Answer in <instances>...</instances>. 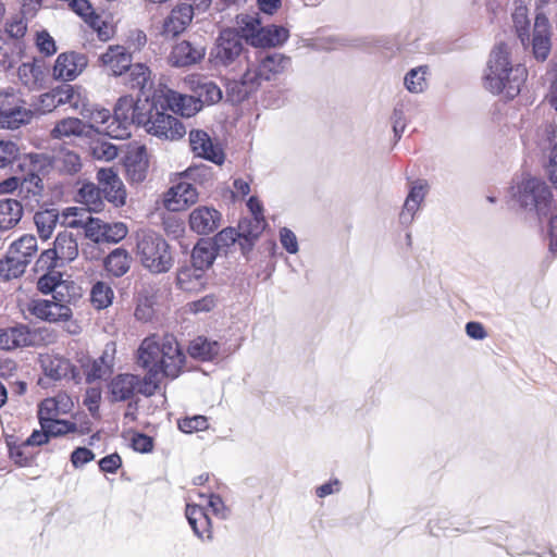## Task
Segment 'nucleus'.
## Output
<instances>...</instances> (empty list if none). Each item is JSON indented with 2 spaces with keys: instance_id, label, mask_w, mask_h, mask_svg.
I'll list each match as a JSON object with an SVG mask.
<instances>
[{
  "instance_id": "9b49d317",
  "label": "nucleus",
  "mask_w": 557,
  "mask_h": 557,
  "mask_svg": "<svg viewBox=\"0 0 557 557\" xmlns=\"http://www.w3.org/2000/svg\"><path fill=\"white\" fill-rule=\"evenodd\" d=\"M243 51L242 37L233 29H224L220 33L211 57L215 65H230Z\"/></svg>"
},
{
  "instance_id": "5fc2aeb1",
  "label": "nucleus",
  "mask_w": 557,
  "mask_h": 557,
  "mask_svg": "<svg viewBox=\"0 0 557 557\" xmlns=\"http://www.w3.org/2000/svg\"><path fill=\"white\" fill-rule=\"evenodd\" d=\"M39 423L40 428L48 432L49 436H60L76 431L74 423L58 418L48 419Z\"/></svg>"
},
{
  "instance_id": "774afa93",
  "label": "nucleus",
  "mask_w": 557,
  "mask_h": 557,
  "mask_svg": "<svg viewBox=\"0 0 557 557\" xmlns=\"http://www.w3.org/2000/svg\"><path fill=\"white\" fill-rule=\"evenodd\" d=\"M36 46L45 55H52L57 52L55 41L46 30L37 33Z\"/></svg>"
},
{
  "instance_id": "a878e982",
  "label": "nucleus",
  "mask_w": 557,
  "mask_h": 557,
  "mask_svg": "<svg viewBox=\"0 0 557 557\" xmlns=\"http://www.w3.org/2000/svg\"><path fill=\"white\" fill-rule=\"evenodd\" d=\"M193 17V5L187 3L176 5L164 20L163 34L170 37L180 35L187 28Z\"/></svg>"
},
{
  "instance_id": "412c9836",
  "label": "nucleus",
  "mask_w": 557,
  "mask_h": 557,
  "mask_svg": "<svg viewBox=\"0 0 557 557\" xmlns=\"http://www.w3.org/2000/svg\"><path fill=\"white\" fill-rule=\"evenodd\" d=\"M222 215L213 207L201 206L189 214L190 228L200 235L213 233L221 224Z\"/></svg>"
},
{
  "instance_id": "2f4dec72",
  "label": "nucleus",
  "mask_w": 557,
  "mask_h": 557,
  "mask_svg": "<svg viewBox=\"0 0 557 557\" xmlns=\"http://www.w3.org/2000/svg\"><path fill=\"white\" fill-rule=\"evenodd\" d=\"M205 272L193 264L182 267L176 274V284L185 292L200 290L206 284Z\"/></svg>"
},
{
  "instance_id": "4468645a",
  "label": "nucleus",
  "mask_w": 557,
  "mask_h": 557,
  "mask_svg": "<svg viewBox=\"0 0 557 557\" xmlns=\"http://www.w3.org/2000/svg\"><path fill=\"white\" fill-rule=\"evenodd\" d=\"M115 344L110 342L104 346L99 358L88 360L83 364L84 374L88 383L102 380L112 374L115 363Z\"/></svg>"
},
{
  "instance_id": "6e6552de",
  "label": "nucleus",
  "mask_w": 557,
  "mask_h": 557,
  "mask_svg": "<svg viewBox=\"0 0 557 557\" xmlns=\"http://www.w3.org/2000/svg\"><path fill=\"white\" fill-rule=\"evenodd\" d=\"M32 117L33 111L20 91L8 89L0 92V128L16 129L29 123Z\"/></svg>"
},
{
  "instance_id": "603ef678",
  "label": "nucleus",
  "mask_w": 557,
  "mask_h": 557,
  "mask_svg": "<svg viewBox=\"0 0 557 557\" xmlns=\"http://www.w3.org/2000/svg\"><path fill=\"white\" fill-rule=\"evenodd\" d=\"M88 214L84 208H66L62 213L61 225L69 228H83Z\"/></svg>"
},
{
  "instance_id": "f03ea898",
  "label": "nucleus",
  "mask_w": 557,
  "mask_h": 557,
  "mask_svg": "<svg viewBox=\"0 0 557 557\" xmlns=\"http://www.w3.org/2000/svg\"><path fill=\"white\" fill-rule=\"evenodd\" d=\"M527 76L528 72L523 65H511L509 48L507 45L500 44L491 53L484 85L491 92L502 94L506 98L512 99L521 91Z\"/></svg>"
},
{
  "instance_id": "dca6fc26",
  "label": "nucleus",
  "mask_w": 557,
  "mask_h": 557,
  "mask_svg": "<svg viewBox=\"0 0 557 557\" xmlns=\"http://www.w3.org/2000/svg\"><path fill=\"white\" fill-rule=\"evenodd\" d=\"M88 60L85 54L77 52H64L58 55L53 76L60 81L75 79L87 66Z\"/></svg>"
},
{
  "instance_id": "9d476101",
  "label": "nucleus",
  "mask_w": 557,
  "mask_h": 557,
  "mask_svg": "<svg viewBox=\"0 0 557 557\" xmlns=\"http://www.w3.org/2000/svg\"><path fill=\"white\" fill-rule=\"evenodd\" d=\"M34 170L44 171L47 166H52L64 174H75L82 168L79 156L69 149H60L52 159L46 154L36 153L30 156Z\"/></svg>"
},
{
  "instance_id": "8fccbe9b",
  "label": "nucleus",
  "mask_w": 557,
  "mask_h": 557,
  "mask_svg": "<svg viewBox=\"0 0 557 557\" xmlns=\"http://www.w3.org/2000/svg\"><path fill=\"white\" fill-rule=\"evenodd\" d=\"M45 272V270L42 271ZM62 285V274L55 270V268H51L46 270V273L39 277L37 282L38 289L44 294L54 293L53 295L60 294L58 288Z\"/></svg>"
},
{
  "instance_id": "c756f323",
  "label": "nucleus",
  "mask_w": 557,
  "mask_h": 557,
  "mask_svg": "<svg viewBox=\"0 0 557 557\" xmlns=\"http://www.w3.org/2000/svg\"><path fill=\"white\" fill-rule=\"evenodd\" d=\"M289 34L288 30L283 26L270 25L260 27L252 35V45L260 47H275L284 44Z\"/></svg>"
},
{
  "instance_id": "0e129e2a",
  "label": "nucleus",
  "mask_w": 557,
  "mask_h": 557,
  "mask_svg": "<svg viewBox=\"0 0 557 557\" xmlns=\"http://www.w3.org/2000/svg\"><path fill=\"white\" fill-rule=\"evenodd\" d=\"M393 121V132L395 137L399 139L405 132L407 120L405 115V106L404 103H398L393 111L392 115Z\"/></svg>"
},
{
  "instance_id": "680f3d73",
  "label": "nucleus",
  "mask_w": 557,
  "mask_h": 557,
  "mask_svg": "<svg viewBox=\"0 0 557 557\" xmlns=\"http://www.w3.org/2000/svg\"><path fill=\"white\" fill-rule=\"evenodd\" d=\"M237 239H239L238 231L233 227H226L215 235L212 244L216 250H221L233 245Z\"/></svg>"
},
{
  "instance_id": "e2e57ef3",
  "label": "nucleus",
  "mask_w": 557,
  "mask_h": 557,
  "mask_svg": "<svg viewBox=\"0 0 557 557\" xmlns=\"http://www.w3.org/2000/svg\"><path fill=\"white\" fill-rule=\"evenodd\" d=\"M10 458L20 466H26L33 458V453L26 442L18 445H12L9 448Z\"/></svg>"
},
{
  "instance_id": "1a4fd4ad",
  "label": "nucleus",
  "mask_w": 557,
  "mask_h": 557,
  "mask_svg": "<svg viewBox=\"0 0 557 557\" xmlns=\"http://www.w3.org/2000/svg\"><path fill=\"white\" fill-rule=\"evenodd\" d=\"M143 126L149 134L166 140H177L186 134L184 124L177 117L160 112L157 108L153 111L151 106L147 111L146 122Z\"/></svg>"
},
{
  "instance_id": "cd10ccee",
  "label": "nucleus",
  "mask_w": 557,
  "mask_h": 557,
  "mask_svg": "<svg viewBox=\"0 0 557 557\" xmlns=\"http://www.w3.org/2000/svg\"><path fill=\"white\" fill-rule=\"evenodd\" d=\"M39 362L45 375L54 381L66 377L73 369L69 359L57 355H41Z\"/></svg>"
},
{
  "instance_id": "473e14b6",
  "label": "nucleus",
  "mask_w": 557,
  "mask_h": 557,
  "mask_svg": "<svg viewBox=\"0 0 557 557\" xmlns=\"http://www.w3.org/2000/svg\"><path fill=\"white\" fill-rule=\"evenodd\" d=\"M23 206L20 201L12 198L0 200V231H10L14 228L23 216Z\"/></svg>"
},
{
  "instance_id": "aec40b11",
  "label": "nucleus",
  "mask_w": 557,
  "mask_h": 557,
  "mask_svg": "<svg viewBox=\"0 0 557 557\" xmlns=\"http://www.w3.org/2000/svg\"><path fill=\"white\" fill-rule=\"evenodd\" d=\"M198 199V191L193 184L182 181L172 186L164 196V207L173 212L184 210Z\"/></svg>"
},
{
  "instance_id": "58836bf2",
  "label": "nucleus",
  "mask_w": 557,
  "mask_h": 557,
  "mask_svg": "<svg viewBox=\"0 0 557 557\" xmlns=\"http://www.w3.org/2000/svg\"><path fill=\"white\" fill-rule=\"evenodd\" d=\"M44 191V182L39 175L30 173L24 177L20 185L18 195L26 201V206L39 203Z\"/></svg>"
},
{
  "instance_id": "09e8293b",
  "label": "nucleus",
  "mask_w": 557,
  "mask_h": 557,
  "mask_svg": "<svg viewBox=\"0 0 557 557\" xmlns=\"http://www.w3.org/2000/svg\"><path fill=\"white\" fill-rule=\"evenodd\" d=\"M146 153L145 147H139L137 149V156L139 158L138 161H133L131 158L126 161V173L128 178L134 183H140L146 178L147 173V161L143 159V156Z\"/></svg>"
},
{
  "instance_id": "de8ad7c7",
  "label": "nucleus",
  "mask_w": 557,
  "mask_h": 557,
  "mask_svg": "<svg viewBox=\"0 0 557 557\" xmlns=\"http://www.w3.org/2000/svg\"><path fill=\"white\" fill-rule=\"evenodd\" d=\"M113 289L108 283L97 282L90 290V301L96 309H104L112 304Z\"/></svg>"
},
{
  "instance_id": "5701e85b",
  "label": "nucleus",
  "mask_w": 557,
  "mask_h": 557,
  "mask_svg": "<svg viewBox=\"0 0 557 557\" xmlns=\"http://www.w3.org/2000/svg\"><path fill=\"white\" fill-rule=\"evenodd\" d=\"M35 342V335L25 324H15L0 329V349L12 350L27 347Z\"/></svg>"
},
{
  "instance_id": "49530a36",
  "label": "nucleus",
  "mask_w": 557,
  "mask_h": 557,
  "mask_svg": "<svg viewBox=\"0 0 557 557\" xmlns=\"http://www.w3.org/2000/svg\"><path fill=\"white\" fill-rule=\"evenodd\" d=\"M84 124L77 117H67L63 119L55 124L53 129L51 131V135L53 138H63L70 136H78L84 133Z\"/></svg>"
},
{
  "instance_id": "423d86ee",
  "label": "nucleus",
  "mask_w": 557,
  "mask_h": 557,
  "mask_svg": "<svg viewBox=\"0 0 557 557\" xmlns=\"http://www.w3.org/2000/svg\"><path fill=\"white\" fill-rule=\"evenodd\" d=\"M148 107L147 101L141 103L132 96H123L114 107L112 121L102 129L112 138H127L134 124L143 125L146 122Z\"/></svg>"
},
{
  "instance_id": "338daca9",
  "label": "nucleus",
  "mask_w": 557,
  "mask_h": 557,
  "mask_svg": "<svg viewBox=\"0 0 557 557\" xmlns=\"http://www.w3.org/2000/svg\"><path fill=\"white\" fill-rule=\"evenodd\" d=\"M216 306V298L214 295H207L201 299L187 304V309L191 313L209 312Z\"/></svg>"
},
{
  "instance_id": "ddd939ff",
  "label": "nucleus",
  "mask_w": 557,
  "mask_h": 557,
  "mask_svg": "<svg viewBox=\"0 0 557 557\" xmlns=\"http://www.w3.org/2000/svg\"><path fill=\"white\" fill-rule=\"evenodd\" d=\"M159 92L160 95H156V97L161 107H166L176 114L190 117L201 110L200 102L196 100L195 96L183 95L169 88L161 89Z\"/></svg>"
},
{
  "instance_id": "052dcab7",
  "label": "nucleus",
  "mask_w": 557,
  "mask_h": 557,
  "mask_svg": "<svg viewBox=\"0 0 557 557\" xmlns=\"http://www.w3.org/2000/svg\"><path fill=\"white\" fill-rule=\"evenodd\" d=\"M20 154L17 145L10 140H0V169L13 163Z\"/></svg>"
},
{
  "instance_id": "c9c22d12",
  "label": "nucleus",
  "mask_w": 557,
  "mask_h": 557,
  "mask_svg": "<svg viewBox=\"0 0 557 557\" xmlns=\"http://www.w3.org/2000/svg\"><path fill=\"white\" fill-rule=\"evenodd\" d=\"M8 249L11 251V255H15L28 265L38 252L37 238L35 235L24 234L11 243Z\"/></svg>"
},
{
  "instance_id": "7ed1b4c3",
  "label": "nucleus",
  "mask_w": 557,
  "mask_h": 557,
  "mask_svg": "<svg viewBox=\"0 0 557 557\" xmlns=\"http://www.w3.org/2000/svg\"><path fill=\"white\" fill-rule=\"evenodd\" d=\"M509 203L539 219L547 216L553 208V195L540 177L521 174L512 180L508 189Z\"/></svg>"
},
{
  "instance_id": "c85d7f7f",
  "label": "nucleus",
  "mask_w": 557,
  "mask_h": 557,
  "mask_svg": "<svg viewBox=\"0 0 557 557\" xmlns=\"http://www.w3.org/2000/svg\"><path fill=\"white\" fill-rule=\"evenodd\" d=\"M57 102H60V106L69 104L72 109L81 112L82 115L86 116L87 109V98L84 90L78 86L65 85L57 88Z\"/></svg>"
},
{
  "instance_id": "0eeeda50",
  "label": "nucleus",
  "mask_w": 557,
  "mask_h": 557,
  "mask_svg": "<svg viewBox=\"0 0 557 557\" xmlns=\"http://www.w3.org/2000/svg\"><path fill=\"white\" fill-rule=\"evenodd\" d=\"M78 243L76 237L66 231L60 232L53 247L45 249L35 262V271L49 270L51 268L63 267L74 261L78 256Z\"/></svg>"
},
{
  "instance_id": "c03bdc74",
  "label": "nucleus",
  "mask_w": 557,
  "mask_h": 557,
  "mask_svg": "<svg viewBox=\"0 0 557 557\" xmlns=\"http://www.w3.org/2000/svg\"><path fill=\"white\" fill-rule=\"evenodd\" d=\"M26 268L27 264L15 255H11V251L8 249L5 256L0 259V277L5 281L16 278L24 274Z\"/></svg>"
},
{
  "instance_id": "72a5a7b5",
  "label": "nucleus",
  "mask_w": 557,
  "mask_h": 557,
  "mask_svg": "<svg viewBox=\"0 0 557 557\" xmlns=\"http://www.w3.org/2000/svg\"><path fill=\"white\" fill-rule=\"evenodd\" d=\"M221 345L216 341L208 339L203 336H198L193 339L188 346V354L191 358L210 361L220 355Z\"/></svg>"
},
{
  "instance_id": "f8f14e48",
  "label": "nucleus",
  "mask_w": 557,
  "mask_h": 557,
  "mask_svg": "<svg viewBox=\"0 0 557 557\" xmlns=\"http://www.w3.org/2000/svg\"><path fill=\"white\" fill-rule=\"evenodd\" d=\"M524 47H532V53L539 61H545L552 48V27L547 16L544 13L535 15L532 37H529V42Z\"/></svg>"
},
{
  "instance_id": "3c124183",
  "label": "nucleus",
  "mask_w": 557,
  "mask_h": 557,
  "mask_svg": "<svg viewBox=\"0 0 557 557\" xmlns=\"http://www.w3.org/2000/svg\"><path fill=\"white\" fill-rule=\"evenodd\" d=\"M117 147L108 140H94L90 145V153L96 160L111 161L117 157Z\"/></svg>"
},
{
  "instance_id": "f704fd0d",
  "label": "nucleus",
  "mask_w": 557,
  "mask_h": 557,
  "mask_svg": "<svg viewBox=\"0 0 557 557\" xmlns=\"http://www.w3.org/2000/svg\"><path fill=\"white\" fill-rule=\"evenodd\" d=\"M17 77L27 88H38L42 85L45 79L44 67L41 63L36 60L23 62L17 67Z\"/></svg>"
},
{
  "instance_id": "e433bc0d",
  "label": "nucleus",
  "mask_w": 557,
  "mask_h": 557,
  "mask_svg": "<svg viewBox=\"0 0 557 557\" xmlns=\"http://www.w3.org/2000/svg\"><path fill=\"white\" fill-rule=\"evenodd\" d=\"M70 405V398L65 395L44 399L38 409L39 422L57 419L60 414L67 411Z\"/></svg>"
},
{
  "instance_id": "393cba45",
  "label": "nucleus",
  "mask_w": 557,
  "mask_h": 557,
  "mask_svg": "<svg viewBox=\"0 0 557 557\" xmlns=\"http://www.w3.org/2000/svg\"><path fill=\"white\" fill-rule=\"evenodd\" d=\"M188 84L195 94L196 100L200 102V109L203 104H213L222 99L220 87L207 77L191 75L188 77Z\"/></svg>"
},
{
  "instance_id": "4c0bfd02",
  "label": "nucleus",
  "mask_w": 557,
  "mask_h": 557,
  "mask_svg": "<svg viewBox=\"0 0 557 557\" xmlns=\"http://www.w3.org/2000/svg\"><path fill=\"white\" fill-rule=\"evenodd\" d=\"M60 220V214L57 209H46L35 213L34 223L37 233L42 240H48Z\"/></svg>"
},
{
  "instance_id": "bf43d9fd",
  "label": "nucleus",
  "mask_w": 557,
  "mask_h": 557,
  "mask_svg": "<svg viewBox=\"0 0 557 557\" xmlns=\"http://www.w3.org/2000/svg\"><path fill=\"white\" fill-rule=\"evenodd\" d=\"M25 14L18 13L13 15L5 24V32L12 38H22L27 30V20Z\"/></svg>"
},
{
  "instance_id": "4d7b16f0",
  "label": "nucleus",
  "mask_w": 557,
  "mask_h": 557,
  "mask_svg": "<svg viewBox=\"0 0 557 557\" xmlns=\"http://www.w3.org/2000/svg\"><path fill=\"white\" fill-rule=\"evenodd\" d=\"M209 428L208 419L205 416L197 414L185 417L178 421V429L184 433H194L205 431Z\"/></svg>"
},
{
  "instance_id": "20e7f679",
  "label": "nucleus",
  "mask_w": 557,
  "mask_h": 557,
  "mask_svg": "<svg viewBox=\"0 0 557 557\" xmlns=\"http://www.w3.org/2000/svg\"><path fill=\"white\" fill-rule=\"evenodd\" d=\"M292 60L289 57L274 52L259 57L256 63L249 64L240 77L244 90L239 98L257 90L263 82L276 81L289 72Z\"/></svg>"
},
{
  "instance_id": "a211bd4d",
  "label": "nucleus",
  "mask_w": 557,
  "mask_h": 557,
  "mask_svg": "<svg viewBox=\"0 0 557 557\" xmlns=\"http://www.w3.org/2000/svg\"><path fill=\"white\" fill-rule=\"evenodd\" d=\"M429 191V185L423 180H417L411 183L409 193L405 199L403 210L399 213V222L403 225H410L417 212L420 210L425 196Z\"/></svg>"
},
{
  "instance_id": "79ce46f5",
  "label": "nucleus",
  "mask_w": 557,
  "mask_h": 557,
  "mask_svg": "<svg viewBox=\"0 0 557 557\" xmlns=\"http://www.w3.org/2000/svg\"><path fill=\"white\" fill-rule=\"evenodd\" d=\"M429 66L420 65L411 69L404 77V86L410 94H422L428 88L426 76Z\"/></svg>"
},
{
  "instance_id": "864d4df0",
  "label": "nucleus",
  "mask_w": 557,
  "mask_h": 557,
  "mask_svg": "<svg viewBox=\"0 0 557 557\" xmlns=\"http://www.w3.org/2000/svg\"><path fill=\"white\" fill-rule=\"evenodd\" d=\"M129 71V85L132 88L144 90L150 81V70L143 63L132 64Z\"/></svg>"
},
{
  "instance_id": "a19ab883",
  "label": "nucleus",
  "mask_w": 557,
  "mask_h": 557,
  "mask_svg": "<svg viewBox=\"0 0 557 557\" xmlns=\"http://www.w3.org/2000/svg\"><path fill=\"white\" fill-rule=\"evenodd\" d=\"M106 270L115 277L124 275L131 268V259L125 249H114L104 261Z\"/></svg>"
},
{
  "instance_id": "2eb2a0df",
  "label": "nucleus",
  "mask_w": 557,
  "mask_h": 557,
  "mask_svg": "<svg viewBox=\"0 0 557 557\" xmlns=\"http://www.w3.org/2000/svg\"><path fill=\"white\" fill-rule=\"evenodd\" d=\"M32 312L37 318L51 322H67L73 312L69 305L58 300L55 295L51 299H39L33 304Z\"/></svg>"
},
{
  "instance_id": "6ab92c4d",
  "label": "nucleus",
  "mask_w": 557,
  "mask_h": 557,
  "mask_svg": "<svg viewBox=\"0 0 557 557\" xmlns=\"http://www.w3.org/2000/svg\"><path fill=\"white\" fill-rule=\"evenodd\" d=\"M97 178L101 186V191L109 202L113 203L115 207L125 205L126 190L123 182L113 169H100L97 173Z\"/></svg>"
},
{
  "instance_id": "37998d69",
  "label": "nucleus",
  "mask_w": 557,
  "mask_h": 557,
  "mask_svg": "<svg viewBox=\"0 0 557 557\" xmlns=\"http://www.w3.org/2000/svg\"><path fill=\"white\" fill-rule=\"evenodd\" d=\"M79 201L86 207L87 213L99 212L102 210L103 200L101 198V189L95 184H84L78 191Z\"/></svg>"
},
{
  "instance_id": "a18cd8bd",
  "label": "nucleus",
  "mask_w": 557,
  "mask_h": 557,
  "mask_svg": "<svg viewBox=\"0 0 557 557\" xmlns=\"http://www.w3.org/2000/svg\"><path fill=\"white\" fill-rule=\"evenodd\" d=\"M516 33L522 45L529 42L530 20L528 16V8L521 2H515V9L511 14Z\"/></svg>"
},
{
  "instance_id": "b1692460",
  "label": "nucleus",
  "mask_w": 557,
  "mask_h": 557,
  "mask_svg": "<svg viewBox=\"0 0 557 557\" xmlns=\"http://www.w3.org/2000/svg\"><path fill=\"white\" fill-rule=\"evenodd\" d=\"M206 54L202 46H194L189 41L177 42L169 57V62L176 67H184L200 62Z\"/></svg>"
},
{
  "instance_id": "bb28decb",
  "label": "nucleus",
  "mask_w": 557,
  "mask_h": 557,
  "mask_svg": "<svg viewBox=\"0 0 557 557\" xmlns=\"http://www.w3.org/2000/svg\"><path fill=\"white\" fill-rule=\"evenodd\" d=\"M185 515L195 535L201 540L212 539L211 521L201 506L187 504Z\"/></svg>"
},
{
  "instance_id": "f3484780",
  "label": "nucleus",
  "mask_w": 557,
  "mask_h": 557,
  "mask_svg": "<svg viewBox=\"0 0 557 557\" xmlns=\"http://www.w3.org/2000/svg\"><path fill=\"white\" fill-rule=\"evenodd\" d=\"M189 145L195 156L209 160L215 164H222L224 153L218 144H214L211 137L201 129L189 133Z\"/></svg>"
},
{
  "instance_id": "39448f33",
  "label": "nucleus",
  "mask_w": 557,
  "mask_h": 557,
  "mask_svg": "<svg viewBox=\"0 0 557 557\" xmlns=\"http://www.w3.org/2000/svg\"><path fill=\"white\" fill-rule=\"evenodd\" d=\"M136 253L143 267L153 274L165 273L173 267L169 244L154 232L143 231L137 234Z\"/></svg>"
},
{
  "instance_id": "13d9d810",
  "label": "nucleus",
  "mask_w": 557,
  "mask_h": 557,
  "mask_svg": "<svg viewBox=\"0 0 557 557\" xmlns=\"http://www.w3.org/2000/svg\"><path fill=\"white\" fill-rule=\"evenodd\" d=\"M103 243L116 244L124 239L128 233L127 226L122 222L106 223Z\"/></svg>"
},
{
  "instance_id": "ea45409f",
  "label": "nucleus",
  "mask_w": 557,
  "mask_h": 557,
  "mask_svg": "<svg viewBox=\"0 0 557 557\" xmlns=\"http://www.w3.org/2000/svg\"><path fill=\"white\" fill-rule=\"evenodd\" d=\"M216 257V249L211 240L201 239L191 252V264L199 270H208Z\"/></svg>"
},
{
  "instance_id": "f257e3e1",
  "label": "nucleus",
  "mask_w": 557,
  "mask_h": 557,
  "mask_svg": "<svg viewBox=\"0 0 557 557\" xmlns=\"http://www.w3.org/2000/svg\"><path fill=\"white\" fill-rule=\"evenodd\" d=\"M137 364L147 371L140 377L121 373L111 379L108 392L112 401H126L136 393L152 396L163 377L176 379L184 367L185 355L174 335H150L143 339L137 349Z\"/></svg>"
},
{
  "instance_id": "4be33fe9",
  "label": "nucleus",
  "mask_w": 557,
  "mask_h": 557,
  "mask_svg": "<svg viewBox=\"0 0 557 557\" xmlns=\"http://www.w3.org/2000/svg\"><path fill=\"white\" fill-rule=\"evenodd\" d=\"M99 61L114 76H120L132 65V51L125 46L112 45L100 55Z\"/></svg>"
},
{
  "instance_id": "6e6d98bb",
  "label": "nucleus",
  "mask_w": 557,
  "mask_h": 557,
  "mask_svg": "<svg viewBox=\"0 0 557 557\" xmlns=\"http://www.w3.org/2000/svg\"><path fill=\"white\" fill-rule=\"evenodd\" d=\"M104 222L98 218H92L88 214L87 220L83 226L85 236L96 244H103Z\"/></svg>"
},
{
  "instance_id": "7c9ffc66",
  "label": "nucleus",
  "mask_w": 557,
  "mask_h": 557,
  "mask_svg": "<svg viewBox=\"0 0 557 557\" xmlns=\"http://www.w3.org/2000/svg\"><path fill=\"white\" fill-rule=\"evenodd\" d=\"M267 226L265 220L260 218H245L238 224V238L243 249L251 248L253 242L262 234Z\"/></svg>"
},
{
  "instance_id": "69168bd1",
  "label": "nucleus",
  "mask_w": 557,
  "mask_h": 557,
  "mask_svg": "<svg viewBox=\"0 0 557 557\" xmlns=\"http://www.w3.org/2000/svg\"><path fill=\"white\" fill-rule=\"evenodd\" d=\"M280 243L282 247L288 252V253H297L299 250L298 239L295 233L287 228L282 227L280 230Z\"/></svg>"
}]
</instances>
